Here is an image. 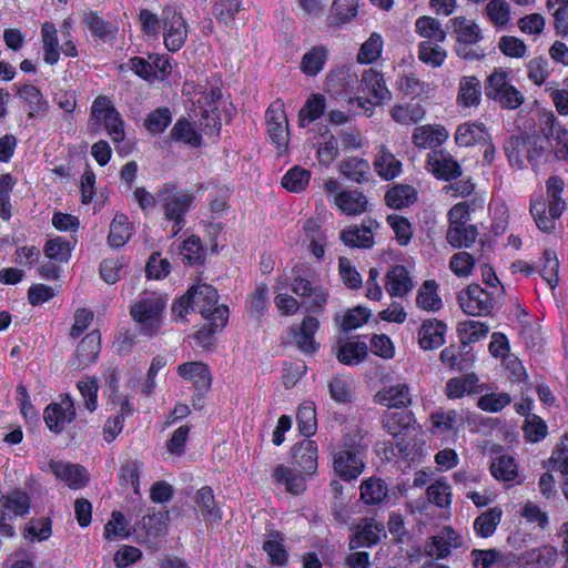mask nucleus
<instances>
[{
	"mask_svg": "<svg viewBox=\"0 0 568 568\" xmlns=\"http://www.w3.org/2000/svg\"><path fill=\"white\" fill-rule=\"evenodd\" d=\"M235 113L232 103H223L222 106L195 108L189 113V118H180L171 130V136L175 142H201L204 138L219 136L222 122H230Z\"/></svg>",
	"mask_w": 568,
	"mask_h": 568,
	"instance_id": "1",
	"label": "nucleus"
},
{
	"mask_svg": "<svg viewBox=\"0 0 568 568\" xmlns=\"http://www.w3.org/2000/svg\"><path fill=\"white\" fill-rule=\"evenodd\" d=\"M235 113L232 103H223L222 106L195 108L189 113V118H180L171 130V136L175 142H201L204 138L219 136L222 122H230Z\"/></svg>",
	"mask_w": 568,
	"mask_h": 568,
	"instance_id": "2",
	"label": "nucleus"
},
{
	"mask_svg": "<svg viewBox=\"0 0 568 568\" xmlns=\"http://www.w3.org/2000/svg\"><path fill=\"white\" fill-rule=\"evenodd\" d=\"M163 37L165 48L171 52L179 51L187 39V23L174 4L163 8L161 18L144 9V34Z\"/></svg>",
	"mask_w": 568,
	"mask_h": 568,
	"instance_id": "3",
	"label": "nucleus"
},
{
	"mask_svg": "<svg viewBox=\"0 0 568 568\" xmlns=\"http://www.w3.org/2000/svg\"><path fill=\"white\" fill-rule=\"evenodd\" d=\"M314 268L304 263L291 271L290 286L293 293L303 297L302 305L307 313L321 314L325 311L329 292L320 281Z\"/></svg>",
	"mask_w": 568,
	"mask_h": 568,
	"instance_id": "4",
	"label": "nucleus"
},
{
	"mask_svg": "<svg viewBox=\"0 0 568 568\" xmlns=\"http://www.w3.org/2000/svg\"><path fill=\"white\" fill-rule=\"evenodd\" d=\"M485 94L509 110L519 108L525 100L523 93L510 83L509 72L504 69H495L487 78Z\"/></svg>",
	"mask_w": 568,
	"mask_h": 568,
	"instance_id": "5",
	"label": "nucleus"
},
{
	"mask_svg": "<svg viewBox=\"0 0 568 568\" xmlns=\"http://www.w3.org/2000/svg\"><path fill=\"white\" fill-rule=\"evenodd\" d=\"M175 189L174 184H165L163 191L159 193V196H162L165 219L173 222L172 236L178 235L185 226V215L195 200L193 193H174Z\"/></svg>",
	"mask_w": 568,
	"mask_h": 568,
	"instance_id": "6",
	"label": "nucleus"
},
{
	"mask_svg": "<svg viewBox=\"0 0 568 568\" xmlns=\"http://www.w3.org/2000/svg\"><path fill=\"white\" fill-rule=\"evenodd\" d=\"M335 473L345 481L356 479L364 469L362 447L352 438H345L333 456Z\"/></svg>",
	"mask_w": 568,
	"mask_h": 568,
	"instance_id": "7",
	"label": "nucleus"
},
{
	"mask_svg": "<svg viewBox=\"0 0 568 568\" xmlns=\"http://www.w3.org/2000/svg\"><path fill=\"white\" fill-rule=\"evenodd\" d=\"M91 119L97 124L105 128L112 142H122L124 140L123 121L108 97L99 95L95 98L91 106Z\"/></svg>",
	"mask_w": 568,
	"mask_h": 568,
	"instance_id": "8",
	"label": "nucleus"
},
{
	"mask_svg": "<svg viewBox=\"0 0 568 568\" xmlns=\"http://www.w3.org/2000/svg\"><path fill=\"white\" fill-rule=\"evenodd\" d=\"M457 301L464 313L470 316L489 315L495 305L491 294L475 283L459 292Z\"/></svg>",
	"mask_w": 568,
	"mask_h": 568,
	"instance_id": "9",
	"label": "nucleus"
},
{
	"mask_svg": "<svg viewBox=\"0 0 568 568\" xmlns=\"http://www.w3.org/2000/svg\"><path fill=\"white\" fill-rule=\"evenodd\" d=\"M168 294L144 292V336H156L163 325Z\"/></svg>",
	"mask_w": 568,
	"mask_h": 568,
	"instance_id": "10",
	"label": "nucleus"
},
{
	"mask_svg": "<svg viewBox=\"0 0 568 568\" xmlns=\"http://www.w3.org/2000/svg\"><path fill=\"white\" fill-rule=\"evenodd\" d=\"M413 423V415L408 412H388L383 416V426L396 439V447L400 455L408 456L410 444L405 442L404 436Z\"/></svg>",
	"mask_w": 568,
	"mask_h": 568,
	"instance_id": "11",
	"label": "nucleus"
},
{
	"mask_svg": "<svg viewBox=\"0 0 568 568\" xmlns=\"http://www.w3.org/2000/svg\"><path fill=\"white\" fill-rule=\"evenodd\" d=\"M186 300H191L193 312L200 313L203 317H213V311L222 306L217 305L216 288L206 283L191 286L185 293Z\"/></svg>",
	"mask_w": 568,
	"mask_h": 568,
	"instance_id": "12",
	"label": "nucleus"
},
{
	"mask_svg": "<svg viewBox=\"0 0 568 568\" xmlns=\"http://www.w3.org/2000/svg\"><path fill=\"white\" fill-rule=\"evenodd\" d=\"M566 209L562 199L549 200V217L546 215V203L542 197H538L530 202V213L535 220L537 227L550 233L555 230V220L559 219Z\"/></svg>",
	"mask_w": 568,
	"mask_h": 568,
	"instance_id": "13",
	"label": "nucleus"
},
{
	"mask_svg": "<svg viewBox=\"0 0 568 568\" xmlns=\"http://www.w3.org/2000/svg\"><path fill=\"white\" fill-rule=\"evenodd\" d=\"M47 469L71 489H81L87 486L89 481L87 469L79 464L52 459L48 463Z\"/></svg>",
	"mask_w": 568,
	"mask_h": 568,
	"instance_id": "14",
	"label": "nucleus"
},
{
	"mask_svg": "<svg viewBox=\"0 0 568 568\" xmlns=\"http://www.w3.org/2000/svg\"><path fill=\"white\" fill-rule=\"evenodd\" d=\"M75 417V407L69 395L62 397L59 404H50L43 413V418L50 430L61 433L64 426Z\"/></svg>",
	"mask_w": 568,
	"mask_h": 568,
	"instance_id": "15",
	"label": "nucleus"
},
{
	"mask_svg": "<svg viewBox=\"0 0 568 568\" xmlns=\"http://www.w3.org/2000/svg\"><path fill=\"white\" fill-rule=\"evenodd\" d=\"M265 123L272 142H281V140L288 139V122L285 105L281 99H276L266 109Z\"/></svg>",
	"mask_w": 568,
	"mask_h": 568,
	"instance_id": "16",
	"label": "nucleus"
},
{
	"mask_svg": "<svg viewBox=\"0 0 568 568\" xmlns=\"http://www.w3.org/2000/svg\"><path fill=\"white\" fill-rule=\"evenodd\" d=\"M148 517V524L144 523V545L151 550H158L162 538L168 532L170 513L163 507L158 513H149Z\"/></svg>",
	"mask_w": 568,
	"mask_h": 568,
	"instance_id": "17",
	"label": "nucleus"
},
{
	"mask_svg": "<svg viewBox=\"0 0 568 568\" xmlns=\"http://www.w3.org/2000/svg\"><path fill=\"white\" fill-rule=\"evenodd\" d=\"M17 97L26 104L28 118H43L49 111V102L39 88L24 83L17 85Z\"/></svg>",
	"mask_w": 568,
	"mask_h": 568,
	"instance_id": "18",
	"label": "nucleus"
},
{
	"mask_svg": "<svg viewBox=\"0 0 568 568\" xmlns=\"http://www.w3.org/2000/svg\"><path fill=\"white\" fill-rule=\"evenodd\" d=\"M382 534L386 536L383 523H378L374 518H364L356 532L349 538V549L375 546L379 542Z\"/></svg>",
	"mask_w": 568,
	"mask_h": 568,
	"instance_id": "19",
	"label": "nucleus"
},
{
	"mask_svg": "<svg viewBox=\"0 0 568 568\" xmlns=\"http://www.w3.org/2000/svg\"><path fill=\"white\" fill-rule=\"evenodd\" d=\"M293 464L300 474L313 475L317 469V445L308 438L292 447Z\"/></svg>",
	"mask_w": 568,
	"mask_h": 568,
	"instance_id": "20",
	"label": "nucleus"
},
{
	"mask_svg": "<svg viewBox=\"0 0 568 568\" xmlns=\"http://www.w3.org/2000/svg\"><path fill=\"white\" fill-rule=\"evenodd\" d=\"M101 349V335L98 331L87 334L79 343L72 365L77 369H84L90 364L95 363Z\"/></svg>",
	"mask_w": 568,
	"mask_h": 568,
	"instance_id": "21",
	"label": "nucleus"
},
{
	"mask_svg": "<svg viewBox=\"0 0 568 568\" xmlns=\"http://www.w3.org/2000/svg\"><path fill=\"white\" fill-rule=\"evenodd\" d=\"M427 162L433 174L439 180L450 181L462 174L460 165L450 154H445L440 150H433Z\"/></svg>",
	"mask_w": 568,
	"mask_h": 568,
	"instance_id": "22",
	"label": "nucleus"
},
{
	"mask_svg": "<svg viewBox=\"0 0 568 568\" xmlns=\"http://www.w3.org/2000/svg\"><path fill=\"white\" fill-rule=\"evenodd\" d=\"M447 326L444 322L432 318L425 320L418 331V343L423 349H435L445 343Z\"/></svg>",
	"mask_w": 568,
	"mask_h": 568,
	"instance_id": "23",
	"label": "nucleus"
},
{
	"mask_svg": "<svg viewBox=\"0 0 568 568\" xmlns=\"http://www.w3.org/2000/svg\"><path fill=\"white\" fill-rule=\"evenodd\" d=\"M178 373L183 378L193 381L196 392L207 393L210 390L212 376L206 364L201 362L183 363L179 366Z\"/></svg>",
	"mask_w": 568,
	"mask_h": 568,
	"instance_id": "24",
	"label": "nucleus"
},
{
	"mask_svg": "<svg viewBox=\"0 0 568 568\" xmlns=\"http://www.w3.org/2000/svg\"><path fill=\"white\" fill-rule=\"evenodd\" d=\"M362 91L371 97V102L379 104L390 98V92L386 88L383 74L374 69L365 70L361 79Z\"/></svg>",
	"mask_w": 568,
	"mask_h": 568,
	"instance_id": "25",
	"label": "nucleus"
},
{
	"mask_svg": "<svg viewBox=\"0 0 568 568\" xmlns=\"http://www.w3.org/2000/svg\"><path fill=\"white\" fill-rule=\"evenodd\" d=\"M481 102V82L476 75L459 79L456 103L460 108L478 106Z\"/></svg>",
	"mask_w": 568,
	"mask_h": 568,
	"instance_id": "26",
	"label": "nucleus"
},
{
	"mask_svg": "<svg viewBox=\"0 0 568 568\" xmlns=\"http://www.w3.org/2000/svg\"><path fill=\"white\" fill-rule=\"evenodd\" d=\"M374 400L387 407H407L412 403L409 387L406 384L384 387L376 393Z\"/></svg>",
	"mask_w": 568,
	"mask_h": 568,
	"instance_id": "27",
	"label": "nucleus"
},
{
	"mask_svg": "<svg viewBox=\"0 0 568 568\" xmlns=\"http://www.w3.org/2000/svg\"><path fill=\"white\" fill-rule=\"evenodd\" d=\"M40 38L43 50V61L49 65H54L60 59V43L58 30L53 22L45 21L41 24Z\"/></svg>",
	"mask_w": 568,
	"mask_h": 568,
	"instance_id": "28",
	"label": "nucleus"
},
{
	"mask_svg": "<svg viewBox=\"0 0 568 568\" xmlns=\"http://www.w3.org/2000/svg\"><path fill=\"white\" fill-rule=\"evenodd\" d=\"M386 291L392 296H404L414 287L409 273L404 265L393 266L386 274Z\"/></svg>",
	"mask_w": 568,
	"mask_h": 568,
	"instance_id": "29",
	"label": "nucleus"
},
{
	"mask_svg": "<svg viewBox=\"0 0 568 568\" xmlns=\"http://www.w3.org/2000/svg\"><path fill=\"white\" fill-rule=\"evenodd\" d=\"M205 318L210 321L209 325H204L194 334L195 341L203 347L211 345L214 334L226 325L229 308L226 306L215 308L213 311V317Z\"/></svg>",
	"mask_w": 568,
	"mask_h": 568,
	"instance_id": "30",
	"label": "nucleus"
},
{
	"mask_svg": "<svg viewBox=\"0 0 568 568\" xmlns=\"http://www.w3.org/2000/svg\"><path fill=\"white\" fill-rule=\"evenodd\" d=\"M133 234V226L129 217L123 213H116L110 223L108 244L111 247L119 248L125 245Z\"/></svg>",
	"mask_w": 568,
	"mask_h": 568,
	"instance_id": "31",
	"label": "nucleus"
},
{
	"mask_svg": "<svg viewBox=\"0 0 568 568\" xmlns=\"http://www.w3.org/2000/svg\"><path fill=\"white\" fill-rule=\"evenodd\" d=\"M368 355V346L365 342L345 341L339 343L336 357L339 363L355 366L364 362Z\"/></svg>",
	"mask_w": 568,
	"mask_h": 568,
	"instance_id": "32",
	"label": "nucleus"
},
{
	"mask_svg": "<svg viewBox=\"0 0 568 568\" xmlns=\"http://www.w3.org/2000/svg\"><path fill=\"white\" fill-rule=\"evenodd\" d=\"M284 535L278 530H272L266 535L263 550L267 554L270 562L274 566H284L288 560V552L284 545Z\"/></svg>",
	"mask_w": 568,
	"mask_h": 568,
	"instance_id": "33",
	"label": "nucleus"
},
{
	"mask_svg": "<svg viewBox=\"0 0 568 568\" xmlns=\"http://www.w3.org/2000/svg\"><path fill=\"white\" fill-rule=\"evenodd\" d=\"M335 204L347 215H358L367 210L366 196L357 191H342L335 196Z\"/></svg>",
	"mask_w": 568,
	"mask_h": 568,
	"instance_id": "34",
	"label": "nucleus"
},
{
	"mask_svg": "<svg viewBox=\"0 0 568 568\" xmlns=\"http://www.w3.org/2000/svg\"><path fill=\"white\" fill-rule=\"evenodd\" d=\"M457 43L476 44L483 39L479 26L459 16L450 20Z\"/></svg>",
	"mask_w": 568,
	"mask_h": 568,
	"instance_id": "35",
	"label": "nucleus"
},
{
	"mask_svg": "<svg viewBox=\"0 0 568 568\" xmlns=\"http://www.w3.org/2000/svg\"><path fill=\"white\" fill-rule=\"evenodd\" d=\"M417 201V191L414 186L408 184H396L390 187L385 194V202L387 206L394 210H402L408 207Z\"/></svg>",
	"mask_w": 568,
	"mask_h": 568,
	"instance_id": "36",
	"label": "nucleus"
},
{
	"mask_svg": "<svg viewBox=\"0 0 568 568\" xmlns=\"http://www.w3.org/2000/svg\"><path fill=\"white\" fill-rule=\"evenodd\" d=\"M171 63L168 55L149 54L144 59V81H164L171 74Z\"/></svg>",
	"mask_w": 568,
	"mask_h": 568,
	"instance_id": "37",
	"label": "nucleus"
},
{
	"mask_svg": "<svg viewBox=\"0 0 568 568\" xmlns=\"http://www.w3.org/2000/svg\"><path fill=\"white\" fill-rule=\"evenodd\" d=\"M327 59L328 50L325 45L313 47L303 55L300 64L301 71L308 77H314L324 69Z\"/></svg>",
	"mask_w": 568,
	"mask_h": 568,
	"instance_id": "38",
	"label": "nucleus"
},
{
	"mask_svg": "<svg viewBox=\"0 0 568 568\" xmlns=\"http://www.w3.org/2000/svg\"><path fill=\"white\" fill-rule=\"evenodd\" d=\"M325 97L320 93L311 94L303 108L298 112V125L308 126L312 122L320 119L325 111Z\"/></svg>",
	"mask_w": 568,
	"mask_h": 568,
	"instance_id": "39",
	"label": "nucleus"
},
{
	"mask_svg": "<svg viewBox=\"0 0 568 568\" xmlns=\"http://www.w3.org/2000/svg\"><path fill=\"white\" fill-rule=\"evenodd\" d=\"M358 0H334L327 22L332 27L348 23L357 14Z\"/></svg>",
	"mask_w": 568,
	"mask_h": 568,
	"instance_id": "40",
	"label": "nucleus"
},
{
	"mask_svg": "<svg viewBox=\"0 0 568 568\" xmlns=\"http://www.w3.org/2000/svg\"><path fill=\"white\" fill-rule=\"evenodd\" d=\"M415 31L419 37L426 39L425 41L433 42H444L447 36L440 21L428 16H422L416 20Z\"/></svg>",
	"mask_w": 568,
	"mask_h": 568,
	"instance_id": "41",
	"label": "nucleus"
},
{
	"mask_svg": "<svg viewBox=\"0 0 568 568\" xmlns=\"http://www.w3.org/2000/svg\"><path fill=\"white\" fill-rule=\"evenodd\" d=\"M425 114V109L419 103L396 104L390 110L392 119L402 125L418 123Z\"/></svg>",
	"mask_w": 568,
	"mask_h": 568,
	"instance_id": "42",
	"label": "nucleus"
},
{
	"mask_svg": "<svg viewBox=\"0 0 568 568\" xmlns=\"http://www.w3.org/2000/svg\"><path fill=\"white\" fill-rule=\"evenodd\" d=\"M442 42L422 41L418 44V59L432 68H439L447 58V51L440 45Z\"/></svg>",
	"mask_w": 568,
	"mask_h": 568,
	"instance_id": "43",
	"label": "nucleus"
},
{
	"mask_svg": "<svg viewBox=\"0 0 568 568\" xmlns=\"http://www.w3.org/2000/svg\"><path fill=\"white\" fill-rule=\"evenodd\" d=\"M374 166L376 172L384 180H392L400 173V162L388 151L384 144L381 145L376 154Z\"/></svg>",
	"mask_w": 568,
	"mask_h": 568,
	"instance_id": "44",
	"label": "nucleus"
},
{
	"mask_svg": "<svg viewBox=\"0 0 568 568\" xmlns=\"http://www.w3.org/2000/svg\"><path fill=\"white\" fill-rule=\"evenodd\" d=\"M477 236V227L467 224L459 227L448 226L446 233V240L454 248L470 247L476 242Z\"/></svg>",
	"mask_w": 568,
	"mask_h": 568,
	"instance_id": "45",
	"label": "nucleus"
},
{
	"mask_svg": "<svg viewBox=\"0 0 568 568\" xmlns=\"http://www.w3.org/2000/svg\"><path fill=\"white\" fill-rule=\"evenodd\" d=\"M491 135L483 123L466 122L458 125L455 142H488Z\"/></svg>",
	"mask_w": 568,
	"mask_h": 568,
	"instance_id": "46",
	"label": "nucleus"
},
{
	"mask_svg": "<svg viewBox=\"0 0 568 568\" xmlns=\"http://www.w3.org/2000/svg\"><path fill=\"white\" fill-rule=\"evenodd\" d=\"M437 287L438 285L435 281H425L418 290L416 297L417 306L425 311H439L443 306V302L437 294Z\"/></svg>",
	"mask_w": 568,
	"mask_h": 568,
	"instance_id": "47",
	"label": "nucleus"
},
{
	"mask_svg": "<svg viewBox=\"0 0 568 568\" xmlns=\"http://www.w3.org/2000/svg\"><path fill=\"white\" fill-rule=\"evenodd\" d=\"M195 501L205 520L220 521L222 519V513L215 505L213 489L210 486H203L197 490Z\"/></svg>",
	"mask_w": 568,
	"mask_h": 568,
	"instance_id": "48",
	"label": "nucleus"
},
{
	"mask_svg": "<svg viewBox=\"0 0 568 568\" xmlns=\"http://www.w3.org/2000/svg\"><path fill=\"white\" fill-rule=\"evenodd\" d=\"M488 332L489 327L485 323L473 320L459 323L457 328L463 349H465L467 345L484 338Z\"/></svg>",
	"mask_w": 568,
	"mask_h": 568,
	"instance_id": "49",
	"label": "nucleus"
},
{
	"mask_svg": "<svg viewBox=\"0 0 568 568\" xmlns=\"http://www.w3.org/2000/svg\"><path fill=\"white\" fill-rule=\"evenodd\" d=\"M296 420L300 433L305 437H311L317 429L316 410L313 402L302 403L296 413Z\"/></svg>",
	"mask_w": 568,
	"mask_h": 568,
	"instance_id": "50",
	"label": "nucleus"
},
{
	"mask_svg": "<svg viewBox=\"0 0 568 568\" xmlns=\"http://www.w3.org/2000/svg\"><path fill=\"white\" fill-rule=\"evenodd\" d=\"M501 516L503 511L498 507L490 508L480 514L474 521L476 534L483 538L490 537L500 523Z\"/></svg>",
	"mask_w": 568,
	"mask_h": 568,
	"instance_id": "51",
	"label": "nucleus"
},
{
	"mask_svg": "<svg viewBox=\"0 0 568 568\" xmlns=\"http://www.w3.org/2000/svg\"><path fill=\"white\" fill-rule=\"evenodd\" d=\"M339 172L347 179L362 183L371 174L369 163L363 159L349 158L339 164Z\"/></svg>",
	"mask_w": 568,
	"mask_h": 568,
	"instance_id": "52",
	"label": "nucleus"
},
{
	"mask_svg": "<svg viewBox=\"0 0 568 568\" xmlns=\"http://www.w3.org/2000/svg\"><path fill=\"white\" fill-rule=\"evenodd\" d=\"M387 493V486L382 479L368 478L361 485V499L367 505L379 504Z\"/></svg>",
	"mask_w": 568,
	"mask_h": 568,
	"instance_id": "53",
	"label": "nucleus"
},
{
	"mask_svg": "<svg viewBox=\"0 0 568 568\" xmlns=\"http://www.w3.org/2000/svg\"><path fill=\"white\" fill-rule=\"evenodd\" d=\"M540 130L547 140L564 142L568 131L557 120L552 112H542L539 118Z\"/></svg>",
	"mask_w": 568,
	"mask_h": 568,
	"instance_id": "54",
	"label": "nucleus"
},
{
	"mask_svg": "<svg viewBox=\"0 0 568 568\" xmlns=\"http://www.w3.org/2000/svg\"><path fill=\"white\" fill-rule=\"evenodd\" d=\"M383 47L384 41L382 36L377 32H373L359 48L357 62L362 64L375 62L382 55Z\"/></svg>",
	"mask_w": 568,
	"mask_h": 568,
	"instance_id": "55",
	"label": "nucleus"
},
{
	"mask_svg": "<svg viewBox=\"0 0 568 568\" xmlns=\"http://www.w3.org/2000/svg\"><path fill=\"white\" fill-rule=\"evenodd\" d=\"M274 477L277 481L283 483L287 491L292 494H301L305 490V481L301 474H296L294 469L278 465L274 469Z\"/></svg>",
	"mask_w": 568,
	"mask_h": 568,
	"instance_id": "56",
	"label": "nucleus"
},
{
	"mask_svg": "<svg viewBox=\"0 0 568 568\" xmlns=\"http://www.w3.org/2000/svg\"><path fill=\"white\" fill-rule=\"evenodd\" d=\"M491 475L504 481H513L518 476L517 464L511 456L501 455L490 465Z\"/></svg>",
	"mask_w": 568,
	"mask_h": 568,
	"instance_id": "57",
	"label": "nucleus"
},
{
	"mask_svg": "<svg viewBox=\"0 0 568 568\" xmlns=\"http://www.w3.org/2000/svg\"><path fill=\"white\" fill-rule=\"evenodd\" d=\"M72 250L71 242L60 236L47 241L44 245L45 256L59 263H67L71 257Z\"/></svg>",
	"mask_w": 568,
	"mask_h": 568,
	"instance_id": "58",
	"label": "nucleus"
},
{
	"mask_svg": "<svg viewBox=\"0 0 568 568\" xmlns=\"http://www.w3.org/2000/svg\"><path fill=\"white\" fill-rule=\"evenodd\" d=\"M524 559L527 565L536 568L552 566L557 559V550L555 547L546 545L540 548H534L525 552Z\"/></svg>",
	"mask_w": 568,
	"mask_h": 568,
	"instance_id": "59",
	"label": "nucleus"
},
{
	"mask_svg": "<svg viewBox=\"0 0 568 568\" xmlns=\"http://www.w3.org/2000/svg\"><path fill=\"white\" fill-rule=\"evenodd\" d=\"M310 179L311 172L296 165L283 175L281 184L287 191L298 193L305 190Z\"/></svg>",
	"mask_w": 568,
	"mask_h": 568,
	"instance_id": "60",
	"label": "nucleus"
},
{
	"mask_svg": "<svg viewBox=\"0 0 568 568\" xmlns=\"http://www.w3.org/2000/svg\"><path fill=\"white\" fill-rule=\"evenodd\" d=\"M83 22L91 34L103 42L109 41L115 32V28L110 22L104 21L95 12L87 13Z\"/></svg>",
	"mask_w": 568,
	"mask_h": 568,
	"instance_id": "61",
	"label": "nucleus"
},
{
	"mask_svg": "<svg viewBox=\"0 0 568 568\" xmlns=\"http://www.w3.org/2000/svg\"><path fill=\"white\" fill-rule=\"evenodd\" d=\"M180 254L183 260L190 265H200L204 262V247L201 239L196 235H191L180 246Z\"/></svg>",
	"mask_w": 568,
	"mask_h": 568,
	"instance_id": "62",
	"label": "nucleus"
},
{
	"mask_svg": "<svg viewBox=\"0 0 568 568\" xmlns=\"http://www.w3.org/2000/svg\"><path fill=\"white\" fill-rule=\"evenodd\" d=\"M3 509L7 514H12L14 517L24 516L30 510V497L24 491L14 490L3 496Z\"/></svg>",
	"mask_w": 568,
	"mask_h": 568,
	"instance_id": "63",
	"label": "nucleus"
},
{
	"mask_svg": "<svg viewBox=\"0 0 568 568\" xmlns=\"http://www.w3.org/2000/svg\"><path fill=\"white\" fill-rule=\"evenodd\" d=\"M485 11L489 21L496 27H505L510 21V6L506 0H490Z\"/></svg>",
	"mask_w": 568,
	"mask_h": 568,
	"instance_id": "64",
	"label": "nucleus"
}]
</instances>
